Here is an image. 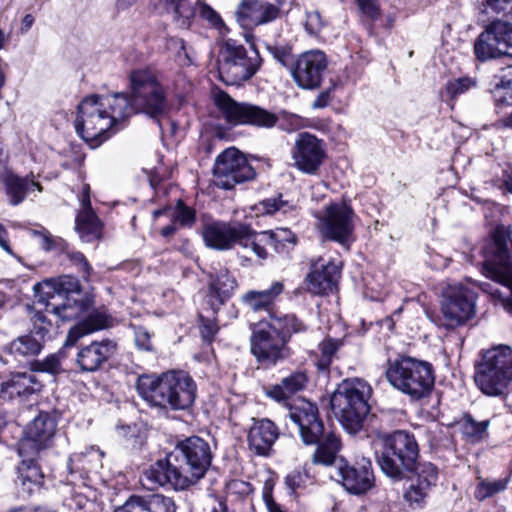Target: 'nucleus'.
Here are the masks:
<instances>
[{
  "label": "nucleus",
  "mask_w": 512,
  "mask_h": 512,
  "mask_svg": "<svg viewBox=\"0 0 512 512\" xmlns=\"http://www.w3.org/2000/svg\"><path fill=\"white\" fill-rule=\"evenodd\" d=\"M209 444L192 436L181 441L164 459L157 460L145 471V477L154 485H168L184 490L201 479L211 464Z\"/></svg>",
  "instance_id": "nucleus-1"
},
{
  "label": "nucleus",
  "mask_w": 512,
  "mask_h": 512,
  "mask_svg": "<svg viewBox=\"0 0 512 512\" xmlns=\"http://www.w3.org/2000/svg\"><path fill=\"white\" fill-rule=\"evenodd\" d=\"M129 110L124 93L87 96L77 107L76 133L91 148H97L123 128Z\"/></svg>",
  "instance_id": "nucleus-2"
},
{
  "label": "nucleus",
  "mask_w": 512,
  "mask_h": 512,
  "mask_svg": "<svg viewBox=\"0 0 512 512\" xmlns=\"http://www.w3.org/2000/svg\"><path fill=\"white\" fill-rule=\"evenodd\" d=\"M137 391L149 405L162 410H186L195 402L197 385L184 371H168L161 375H142Z\"/></svg>",
  "instance_id": "nucleus-3"
},
{
  "label": "nucleus",
  "mask_w": 512,
  "mask_h": 512,
  "mask_svg": "<svg viewBox=\"0 0 512 512\" xmlns=\"http://www.w3.org/2000/svg\"><path fill=\"white\" fill-rule=\"evenodd\" d=\"M213 99L224 119L232 125H252L269 129L279 123V127L286 132L307 126V120L297 114L287 111L274 114L257 105L237 102L222 90H215Z\"/></svg>",
  "instance_id": "nucleus-4"
},
{
  "label": "nucleus",
  "mask_w": 512,
  "mask_h": 512,
  "mask_svg": "<svg viewBox=\"0 0 512 512\" xmlns=\"http://www.w3.org/2000/svg\"><path fill=\"white\" fill-rule=\"evenodd\" d=\"M34 291L37 303L44 305L45 312L55 315L62 321L78 318L90 303L78 279L70 275L37 283Z\"/></svg>",
  "instance_id": "nucleus-5"
},
{
  "label": "nucleus",
  "mask_w": 512,
  "mask_h": 512,
  "mask_svg": "<svg viewBox=\"0 0 512 512\" xmlns=\"http://www.w3.org/2000/svg\"><path fill=\"white\" fill-rule=\"evenodd\" d=\"M290 419L298 426L300 436L306 445L317 444L312 456L313 464L337 465L341 459V441L333 432H324V425L318 415V408L307 400H299L290 408Z\"/></svg>",
  "instance_id": "nucleus-6"
},
{
  "label": "nucleus",
  "mask_w": 512,
  "mask_h": 512,
  "mask_svg": "<svg viewBox=\"0 0 512 512\" xmlns=\"http://www.w3.org/2000/svg\"><path fill=\"white\" fill-rule=\"evenodd\" d=\"M419 457V446L413 434L397 430L383 435L375 443V458L382 472L400 481L412 472Z\"/></svg>",
  "instance_id": "nucleus-7"
},
{
  "label": "nucleus",
  "mask_w": 512,
  "mask_h": 512,
  "mask_svg": "<svg viewBox=\"0 0 512 512\" xmlns=\"http://www.w3.org/2000/svg\"><path fill=\"white\" fill-rule=\"evenodd\" d=\"M371 385L360 378L344 379L330 398L331 410L349 433L360 430L370 411Z\"/></svg>",
  "instance_id": "nucleus-8"
},
{
  "label": "nucleus",
  "mask_w": 512,
  "mask_h": 512,
  "mask_svg": "<svg viewBox=\"0 0 512 512\" xmlns=\"http://www.w3.org/2000/svg\"><path fill=\"white\" fill-rule=\"evenodd\" d=\"M385 376L394 389L415 400L429 395L435 383L432 364L410 356L388 360Z\"/></svg>",
  "instance_id": "nucleus-9"
},
{
  "label": "nucleus",
  "mask_w": 512,
  "mask_h": 512,
  "mask_svg": "<svg viewBox=\"0 0 512 512\" xmlns=\"http://www.w3.org/2000/svg\"><path fill=\"white\" fill-rule=\"evenodd\" d=\"M474 380L479 390L487 396L505 394L512 383V348L499 344L482 350L475 366Z\"/></svg>",
  "instance_id": "nucleus-10"
},
{
  "label": "nucleus",
  "mask_w": 512,
  "mask_h": 512,
  "mask_svg": "<svg viewBox=\"0 0 512 512\" xmlns=\"http://www.w3.org/2000/svg\"><path fill=\"white\" fill-rule=\"evenodd\" d=\"M131 95L129 117L145 113L152 118L162 115L167 108L166 92L156 75L148 69H137L130 74Z\"/></svg>",
  "instance_id": "nucleus-11"
},
{
  "label": "nucleus",
  "mask_w": 512,
  "mask_h": 512,
  "mask_svg": "<svg viewBox=\"0 0 512 512\" xmlns=\"http://www.w3.org/2000/svg\"><path fill=\"white\" fill-rule=\"evenodd\" d=\"M261 65V57L255 48L247 50L236 40L223 42L218 58V72L223 82L238 85L256 74Z\"/></svg>",
  "instance_id": "nucleus-12"
},
{
  "label": "nucleus",
  "mask_w": 512,
  "mask_h": 512,
  "mask_svg": "<svg viewBox=\"0 0 512 512\" xmlns=\"http://www.w3.org/2000/svg\"><path fill=\"white\" fill-rule=\"evenodd\" d=\"M509 242L512 243V231L509 234ZM493 243L495 259L486 260L484 262L483 274L496 283L503 285L509 294L504 295V293L498 289L489 290V284H484L482 289L490 293L507 312L512 313V264L509 261L508 240L504 228H497L495 230Z\"/></svg>",
  "instance_id": "nucleus-13"
},
{
  "label": "nucleus",
  "mask_w": 512,
  "mask_h": 512,
  "mask_svg": "<svg viewBox=\"0 0 512 512\" xmlns=\"http://www.w3.org/2000/svg\"><path fill=\"white\" fill-rule=\"evenodd\" d=\"M317 229L324 239L334 241L345 249L354 243L357 216L346 201H334L314 214Z\"/></svg>",
  "instance_id": "nucleus-14"
},
{
  "label": "nucleus",
  "mask_w": 512,
  "mask_h": 512,
  "mask_svg": "<svg viewBox=\"0 0 512 512\" xmlns=\"http://www.w3.org/2000/svg\"><path fill=\"white\" fill-rule=\"evenodd\" d=\"M250 350L263 366H274L289 354L287 339L279 332V322L259 321L251 325Z\"/></svg>",
  "instance_id": "nucleus-15"
},
{
  "label": "nucleus",
  "mask_w": 512,
  "mask_h": 512,
  "mask_svg": "<svg viewBox=\"0 0 512 512\" xmlns=\"http://www.w3.org/2000/svg\"><path fill=\"white\" fill-rule=\"evenodd\" d=\"M255 171L247 158L235 147L223 151L215 160V185L232 189L236 184L253 179Z\"/></svg>",
  "instance_id": "nucleus-16"
},
{
  "label": "nucleus",
  "mask_w": 512,
  "mask_h": 512,
  "mask_svg": "<svg viewBox=\"0 0 512 512\" xmlns=\"http://www.w3.org/2000/svg\"><path fill=\"white\" fill-rule=\"evenodd\" d=\"M291 158L300 172L317 175L327 159L326 143L310 132H301L291 148Z\"/></svg>",
  "instance_id": "nucleus-17"
},
{
  "label": "nucleus",
  "mask_w": 512,
  "mask_h": 512,
  "mask_svg": "<svg viewBox=\"0 0 512 512\" xmlns=\"http://www.w3.org/2000/svg\"><path fill=\"white\" fill-rule=\"evenodd\" d=\"M476 294L462 285L449 286L443 295L441 311L448 328L466 323L475 314Z\"/></svg>",
  "instance_id": "nucleus-18"
},
{
  "label": "nucleus",
  "mask_w": 512,
  "mask_h": 512,
  "mask_svg": "<svg viewBox=\"0 0 512 512\" xmlns=\"http://www.w3.org/2000/svg\"><path fill=\"white\" fill-rule=\"evenodd\" d=\"M55 431V420L48 413H39V415L27 425L24 436L18 442V455L37 456L42 449L50 445Z\"/></svg>",
  "instance_id": "nucleus-19"
},
{
  "label": "nucleus",
  "mask_w": 512,
  "mask_h": 512,
  "mask_svg": "<svg viewBox=\"0 0 512 512\" xmlns=\"http://www.w3.org/2000/svg\"><path fill=\"white\" fill-rule=\"evenodd\" d=\"M331 478L341 483L351 494L360 495L366 493L374 486V474L372 462L368 458H362L355 465H350L346 460L340 459L335 468V474Z\"/></svg>",
  "instance_id": "nucleus-20"
},
{
  "label": "nucleus",
  "mask_w": 512,
  "mask_h": 512,
  "mask_svg": "<svg viewBox=\"0 0 512 512\" xmlns=\"http://www.w3.org/2000/svg\"><path fill=\"white\" fill-rule=\"evenodd\" d=\"M284 0H242L236 18L244 28L265 25L277 19Z\"/></svg>",
  "instance_id": "nucleus-21"
},
{
  "label": "nucleus",
  "mask_w": 512,
  "mask_h": 512,
  "mask_svg": "<svg viewBox=\"0 0 512 512\" xmlns=\"http://www.w3.org/2000/svg\"><path fill=\"white\" fill-rule=\"evenodd\" d=\"M104 453L95 447L87 448L84 452L74 453L68 463L71 482L77 479L87 487H93L103 479L99 476L98 470L102 467Z\"/></svg>",
  "instance_id": "nucleus-22"
},
{
  "label": "nucleus",
  "mask_w": 512,
  "mask_h": 512,
  "mask_svg": "<svg viewBox=\"0 0 512 512\" xmlns=\"http://www.w3.org/2000/svg\"><path fill=\"white\" fill-rule=\"evenodd\" d=\"M326 67L325 54L319 50H311L298 57L291 72L299 87L314 89L320 85Z\"/></svg>",
  "instance_id": "nucleus-23"
},
{
  "label": "nucleus",
  "mask_w": 512,
  "mask_h": 512,
  "mask_svg": "<svg viewBox=\"0 0 512 512\" xmlns=\"http://www.w3.org/2000/svg\"><path fill=\"white\" fill-rule=\"evenodd\" d=\"M242 223L213 222L204 227L203 238L207 246L217 250L231 249L239 245L244 232Z\"/></svg>",
  "instance_id": "nucleus-24"
},
{
  "label": "nucleus",
  "mask_w": 512,
  "mask_h": 512,
  "mask_svg": "<svg viewBox=\"0 0 512 512\" xmlns=\"http://www.w3.org/2000/svg\"><path fill=\"white\" fill-rule=\"evenodd\" d=\"M80 208L75 220V229L84 242H91L100 236V220L93 211L90 201V186L83 184L79 195Z\"/></svg>",
  "instance_id": "nucleus-25"
},
{
  "label": "nucleus",
  "mask_w": 512,
  "mask_h": 512,
  "mask_svg": "<svg viewBox=\"0 0 512 512\" xmlns=\"http://www.w3.org/2000/svg\"><path fill=\"white\" fill-rule=\"evenodd\" d=\"M0 182L4 185L5 193L11 205H19L26 196L37 191L42 192V186L33 173L20 177L9 169L0 172Z\"/></svg>",
  "instance_id": "nucleus-26"
},
{
  "label": "nucleus",
  "mask_w": 512,
  "mask_h": 512,
  "mask_svg": "<svg viewBox=\"0 0 512 512\" xmlns=\"http://www.w3.org/2000/svg\"><path fill=\"white\" fill-rule=\"evenodd\" d=\"M32 234L36 237H39V243L45 251H59L65 253L67 259L82 275V278L84 280L89 279L92 272V267L88 263L83 253L69 249L68 243L64 239L52 236L47 231L33 230Z\"/></svg>",
  "instance_id": "nucleus-27"
},
{
  "label": "nucleus",
  "mask_w": 512,
  "mask_h": 512,
  "mask_svg": "<svg viewBox=\"0 0 512 512\" xmlns=\"http://www.w3.org/2000/svg\"><path fill=\"white\" fill-rule=\"evenodd\" d=\"M279 437L277 426L269 419H253L247 441L251 451L260 456L269 455Z\"/></svg>",
  "instance_id": "nucleus-28"
},
{
  "label": "nucleus",
  "mask_w": 512,
  "mask_h": 512,
  "mask_svg": "<svg viewBox=\"0 0 512 512\" xmlns=\"http://www.w3.org/2000/svg\"><path fill=\"white\" fill-rule=\"evenodd\" d=\"M340 263L329 261L321 268H315L305 279L307 290L315 295H327L337 290L340 278Z\"/></svg>",
  "instance_id": "nucleus-29"
},
{
  "label": "nucleus",
  "mask_w": 512,
  "mask_h": 512,
  "mask_svg": "<svg viewBox=\"0 0 512 512\" xmlns=\"http://www.w3.org/2000/svg\"><path fill=\"white\" fill-rule=\"evenodd\" d=\"M116 352V344L111 340L92 342L83 347L77 355V363L81 370L94 372L98 370Z\"/></svg>",
  "instance_id": "nucleus-30"
},
{
  "label": "nucleus",
  "mask_w": 512,
  "mask_h": 512,
  "mask_svg": "<svg viewBox=\"0 0 512 512\" xmlns=\"http://www.w3.org/2000/svg\"><path fill=\"white\" fill-rule=\"evenodd\" d=\"M176 506L170 497L161 494L148 496H130L121 506L115 508L114 512H175Z\"/></svg>",
  "instance_id": "nucleus-31"
},
{
  "label": "nucleus",
  "mask_w": 512,
  "mask_h": 512,
  "mask_svg": "<svg viewBox=\"0 0 512 512\" xmlns=\"http://www.w3.org/2000/svg\"><path fill=\"white\" fill-rule=\"evenodd\" d=\"M40 388L41 384L32 371L15 373L9 380L2 383L0 400L6 401L15 398H26L39 391Z\"/></svg>",
  "instance_id": "nucleus-32"
},
{
  "label": "nucleus",
  "mask_w": 512,
  "mask_h": 512,
  "mask_svg": "<svg viewBox=\"0 0 512 512\" xmlns=\"http://www.w3.org/2000/svg\"><path fill=\"white\" fill-rule=\"evenodd\" d=\"M162 215H167L171 220V223L161 230L163 237H169L180 228H190L195 222V211L186 206L181 200H178L177 204L173 207H167L153 212L155 218Z\"/></svg>",
  "instance_id": "nucleus-33"
},
{
  "label": "nucleus",
  "mask_w": 512,
  "mask_h": 512,
  "mask_svg": "<svg viewBox=\"0 0 512 512\" xmlns=\"http://www.w3.org/2000/svg\"><path fill=\"white\" fill-rule=\"evenodd\" d=\"M284 285L280 281H275L271 286L262 291L250 290L242 295L243 304L252 311H266L270 317L271 310L278 296L283 292Z\"/></svg>",
  "instance_id": "nucleus-34"
},
{
  "label": "nucleus",
  "mask_w": 512,
  "mask_h": 512,
  "mask_svg": "<svg viewBox=\"0 0 512 512\" xmlns=\"http://www.w3.org/2000/svg\"><path fill=\"white\" fill-rule=\"evenodd\" d=\"M307 376L303 372H296L290 376L284 378L280 384L274 385L267 392V396L274 399L277 402H283L288 406V410L297 404L300 399H297L294 404L288 402L289 398L302 390L307 383Z\"/></svg>",
  "instance_id": "nucleus-35"
},
{
  "label": "nucleus",
  "mask_w": 512,
  "mask_h": 512,
  "mask_svg": "<svg viewBox=\"0 0 512 512\" xmlns=\"http://www.w3.org/2000/svg\"><path fill=\"white\" fill-rule=\"evenodd\" d=\"M109 324L110 319L105 313L93 312L69 330L64 346H74L85 335L107 328Z\"/></svg>",
  "instance_id": "nucleus-36"
},
{
  "label": "nucleus",
  "mask_w": 512,
  "mask_h": 512,
  "mask_svg": "<svg viewBox=\"0 0 512 512\" xmlns=\"http://www.w3.org/2000/svg\"><path fill=\"white\" fill-rule=\"evenodd\" d=\"M22 461L18 466V482L22 490L31 494L38 490L43 484V474L37 465L36 456H20Z\"/></svg>",
  "instance_id": "nucleus-37"
},
{
  "label": "nucleus",
  "mask_w": 512,
  "mask_h": 512,
  "mask_svg": "<svg viewBox=\"0 0 512 512\" xmlns=\"http://www.w3.org/2000/svg\"><path fill=\"white\" fill-rule=\"evenodd\" d=\"M236 286V280L229 271L221 269L215 275L210 276L209 297L214 298L217 305H221L231 297Z\"/></svg>",
  "instance_id": "nucleus-38"
},
{
  "label": "nucleus",
  "mask_w": 512,
  "mask_h": 512,
  "mask_svg": "<svg viewBox=\"0 0 512 512\" xmlns=\"http://www.w3.org/2000/svg\"><path fill=\"white\" fill-rule=\"evenodd\" d=\"M173 14V21L182 29H188L195 17V7L191 0H158Z\"/></svg>",
  "instance_id": "nucleus-39"
},
{
  "label": "nucleus",
  "mask_w": 512,
  "mask_h": 512,
  "mask_svg": "<svg viewBox=\"0 0 512 512\" xmlns=\"http://www.w3.org/2000/svg\"><path fill=\"white\" fill-rule=\"evenodd\" d=\"M42 346L43 341L31 333L13 340L8 346V352L21 362L23 359L37 356Z\"/></svg>",
  "instance_id": "nucleus-40"
},
{
  "label": "nucleus",
  "mask_w": 512,
  "mask_h": 512,
  "mask_svg": "<svg viewBox=\"0 0 512 512\" xmlns=\"http://www.w3.org/2000/svg\"><path fill=\"white\" fill-rule=\"evenodd\" d=\"M477 87V79L470 76H462L448 80L440 92L442 101L446 102L451 108L455 101L471 89Z\"/></svg>",
  "instance_id": "nucleus-41"
},
{
  "label": "nucleus",
  "mask_w": 512,
  "mask_h": 512,
  "mask_svg": "<svg viewBox=\"0 0 512 512\" xmlns=\"http://www.w3.org/2000/svg\"><path fill=\"white\" fill-rule=\"evenodd\" d=\"M494 97L498 113L512 110V65L502 71L499 82L495 84Z\"/></svg>",
  "instance_id": "nucleus-42"
},
{
  "label": "nucleus",
  "mask_w": 512,
  "mask_h": 512,
  "mask_svg": "<svg viewBox=\"0 0 512 512\" xmlns=\"http://www.w3.org/2000/svg\"><path fill=\"white\" fill-rule=\"evenodd\" d=\"M483 32L484 37L494 40L503 54L508 56L512 45V23L497 19L489 23Z\"/></svg>",
  "instance_id": "nucleus-43"
},
{
  "label": "nucleus",
  "mask_w": 512,
  "mask_h": 512,
  "mask_svg": "<svg viewBox=\"0 0 512 512\" xmlns=\"http://www.w3.org/2000/svg\"><path fill=\"white\" fill-rule=\"evenodd\" d=\"M244 230L245 231L240 238L239 245L244 248H250L259 259L265 260L268 257L265 245H270V240L268 239L266 231L256 233L245 224Z\"/></svg>",
  "instance_id": "nucleus-44"
},
{
  "label": "nucleus",
  "mask_w": 512,
  "mask_h": 512,
  "mask_svg": "<svg viewBox=\"0 0 512 512\" xmlns=\"http://www.w3.org/2000/svg\"><path fill=\"white\" fill-rule=\"evenodd\" d=\"M270 246H272L277 253H289L297 244L296 235L287 228H277L275 230L266 231Z\"/></svg>",
  "instance_id": "nucleus-45"
},
{
  "label": "nucleus",
  "mask_w": 512,
  "mask_h": 512,
  "mask_svg": "<svg viewBox=\"0 0 512 512\" xmlns=\"http://www.w3.org/2000/svg\"><path fill=\"white\" fill-rule=\"evenodd\" d=\"M510 482L509 476L500 478H485L479 479V482L475 489V497L478 500H485L498 493L505 491Z\"/></svg>",
  "instance_id": "nucleus-46"
},
{
  "label": "nucleus",
  "mask_w": 512,
  "mask_h": 512,
  "mask_svg": "<svg viewBox=\"0 0 512 512\" xmlns=\"http://www.w3.org/2000/svg\"><path fill=\"white\" fill-rule=\"evenodd\" d=\"M412 471H414L412 481L416 484L421 485L429 491L436 485L438 470L434 464L430 462L420 463L417 461Z\"/></svg>",
  "instance_id": "nucleus-47"
},
{
  "label": "nucleus",
  "mask_w": 512,
  "mask_h": 512,
  "mask_svg": "<svg viewBox=\"0 0 512 512\" xmlns=\"http://www.w3.org/2000/svg\"><path fill=\"white\" fill-rule=\"evenodd\" d=\"M474 51L477 59L481 61L505 56L503 54V50H500V47L494 42V40H491L490 37H484L483 31L480 33L474 43Z\"/></svg>",
  "instance_id": "nucleus-48"
},
{
  "label": "nucleus",
  "mask_w": 512,
  "mask_h": 512,
  "mask_svg": "<svg viewBox=\"0 0 512 512\" xmlns=\"http://www.w3.org/2000/svg\"><path fill=\"white\" fill-rule=\"evenodd\" d=\"M488 426V420L477 422L470 415H467L465 416L462 430L465 436L475 442L484 439V437L487 435Z\"/></svg>",
  "instance_id": "nucleus-49"
},
{
  "label": "nucleus",
  "mask_w": 512,
  "mask_h": 512,
  "mask_svg": "<svg viewBox=\"0 0 512 512\" xmlns=\"http://www.w3.org/2000/svg\"><path fill=\"white\" fill-rule=\"evenodd\" d=\"M428 493L429 490L411 480V484L404 493V499L410 508L421 509L426 504Z\"/></svg>",
  "instance_id": "nucleus-50"
},
{
  "label": "nucleus",
  "mask_w": 512,
  "mask_h": 512,
  "mask_svg": "<svg viewBox=\"0 0 512 512\" xmlns=\"http://www.w3.org/2000/svg\"><path fill=\"white\" fill-rule=\"evenodd\" d=\"M271 323L279 322V332L287 339L292 333L305 331L306 326L295 315L271 316Z\"/></svg>",
  "instance_id": "nucleus-51"
},
{
  "label": "nucleus",
  "mask_w": 512,
  "mask_h": 512,
  "mask_svg": "<svg viewBox=\"0 0 512 512\" xmlns=\"http://www.w3.org/2000/svg\"><path fill=\"white\" fill-rule=\"evenodd\" d=\"M195 13L198 12L199 16L206 20L210 25L222 32L226 27L220 15L207 3L197 0L193 3Z\"/></svg>",
  "instance_id": "nucleus-52"
},
{
  "label": "nucleus",
  "mask_w": 512,
  "mask_h": 512,
  "mask_svg": "<svg viewBox=\"0 0 512 512\" xmlns=\"http://www.w3.org/2000/svg\"><path fill=\"white\" fill-rule=\"evenodd\" d=\"M339 346L340 343L333 339H325L319 344L321 357L318 360V367L320 369L325 370L329 367L332 357L338 350Z\"/></svg>",
  "instance_id": "nucleus-53"
},
{
  "label": "nucleus",
  "mask_w": 512,
  "mask_h": 512,
  "mask_svg": "<svg viewBox=\"0 0 512 512\" xmlns=\"http://www.w3.org/2000/svg\"><path fill=\"white\" fill-rule=\"evenodd\" d=\"M167 48L175 53L176 60L180 65L188 66L192 63L183 39L175 37L170 38L167 41Z\"/></svg>",
  "instance_id": "nucleus-54"
},
{
  "label": "nucleus",
  "mask_w": 512,
  "mask_h": 512,
  "mask_svg": "<svg viewBox=\"0 0 512 512\" xmlns=\"http://www.w3.org/2000/svg\"><path fill=\"white\" fill-rule=\"evenodd\" d=\"M52 328L53 325L45 314L41 312L35 313L33 316V329L31 331L33 335L44 341L46 337H50Z\"/></svg>",
  "instance_id": "nucleus-55"
},
{
  "label": "nucleus",
  "mask_w": 512,
  "mask_h": 512,
  "mask_svg": "<svg viewBox=\"0 0 512 512\" xmlns=\"http://www.w3.org/2000/svg\"><path fill=\"white\" fill-rule=\"evenodd\" d=\"M61 370L60 359L57 355L52 354L43 361H35L32 363V372H47L52 375L58 374Z\"/></svg>",
  "instance_id": "nucleus-56"
},
{
  "label": "nucleus",
  "mask_w": 512,
  "mask_h": 512,
  "mask_svg": "<svg viewBox=\"0 0 512 512\" xmlns=\"http://www.w3.org/2000/svg\"><path fill=\"white\" fill-rule=\"evenodd\" d=\"M309 479V473L305 468L294 470L286 476L285 484L292 492H295L297 489L304 487Z\"/></svg>",
  "instance_id": "nucleus-57"
},
{
  "label": "nucleus",
  "mask_w": 512,
  "mask_h": 512,
  "mask_svg": "<svg viewBox=\"0 0 512 512\" xmlns=\"http://www.w3.org/2000/svg\"><path fill=\"white\" fill-rule=\"evenodd\" d=\"M325 23L320 15V13L316 10L306 12V19L304 22L305 30L310 35H317L323 29Z\"/></svg>",
  "instance_id": "nucleus-58"
},
{
  "label": "nucleus",
  "mask_w": 512,
  "mask_h": 512,
  "mask_svg": "<svg viewBox=\"0 0 512 512\" xmlns=\"http://www.w3.org/2000/svg\"><path fill=\"white\" fill-rule=\"evenodd\" d=\"M485 10L512 17V0H484Z\"/></svg>",
  "instance_id": "nucleus-59"
},
{
  "label": "nucleus",
  "mask_w": 512,
  "mask_h": 512,
  "mask_svg": "<svg viewBox=\"0 0 512 512\" xmlns=\"http://www.w3.org/2000/svg\"><path fill=\"white\" fill-rule=\"evenodd\" d=\"M268 50L274 58L283 66H287L292 60L291 48L288 46L268 45Z\"/></svg>",
  "instance_id": "nucleus-60"
},
{
  "label": "nucleus",
  "mask_w": 512,
  "mask_h": 512,
  "mask_svg": "<svg viewBox=\"0 0 512 512\" xmlns=\"http://www.w3.org/2000/svg\"><path fill=\"white\" fill-rule=\"evenodd\" d=\"M360 11L369 19L376 20L380 16V9L375 0H356Z\"/></svg>",
  "instance_id": "nucleus-61"
},
{
  "label": "nucleus",
  "mask_w": 512,
  "mask_h": 512,
  "mask_svg": "<svg viewBox=\"0 0 512 512\" xmlns=\"http://www.w3.org/2000/svg\"><path fill=\"white\" fill-rule=\"evenodd\" d=\"M135 344L141 350L150 351L152 349L150 334L145 328L135 329Z\"/></svg>",
  "instance_id": "nucleus-62"
},
{
  "label": "nucleus",
  "mask_w": 512,
  "mask_h": 512,
  "mask_svg": "<svg viewBox=\"0 0 512 512\" xmlns=\"http://www.w3.org/2000/svg\"><path fill=\"white\" fill-rule=\"evenodd\" d=\"M200 331L203 339L207 342H211L218 332V326L214 320L202 318Z\"/></svg>",
  "instance_id": "nucleus-63"
},
{
  "label": "nucleus",
  "mask_w": 512,
  "mask_h": 512,
  "mask_svg": "<svg viewBox=\"0 0 512 512\" xmlns=\"http://www.w3.org/2000/svg\"><path fill=\"white\" fill-rule=\"evenodd\" d=\"M88 504V499L85 496L76 494L69 499H66L65 505L72 510H81Z\"/></svg>",
  "instance_id": "nucleus-64"
}]
</instances>
